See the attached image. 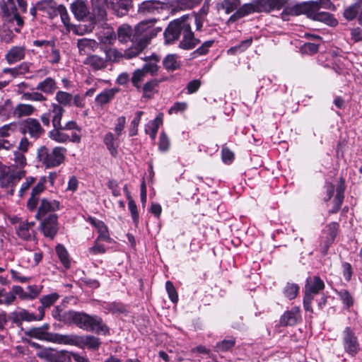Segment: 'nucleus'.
<instances>
[{"label":"nucleus","instance_id":"obj_35","mask_svg":"<svg viewBox=\"0 0 362 362\" xmlns=\"http://www.w3.org/2000/svg\"><path fill=\"white\" fill-rule=\"evenodd\" d=\"M71 10L77 19L82 20L89 13L86 4L83 1L77 0L71 4Z\"/></svg>","mask_w":362,"mask_h":362},{"label":"nucleus","instance_id":"obj_34","mask_svg":"<svg viewBox=\"0 0 362 362\" xmlns=\"http://www.w3.org/2000/svg\"><path fill=\"white\" fill-rule=\"evenodd\" d=\"M134 30L131 26L123 24L117 28V37L118 40L121 42H127L128 41H131L132 42V46H135L137 42H134L133 40L134 35Z\"/></svg>","mask_w":362,"mask_h":362},{"label":"nucleus","instance_id":"obj_33","mask_svg":"<svg viewBox=\"0 0 362 362\" xmlns=\"http://www.w3.org/2000/svg\"><path fill=\"white\" fill-rule=\"evenodd\" d=\"M77 47L81 55L88 54L98 47V43L95 40L81 38L78 40Z\"/></svg>","mask_w":362,"mask_h":362},{"label":"nucleus","instance_id":"obj_57","mask_svg":"<svg viewBox=\"0 0 362 362\" xmlns=\"http://www.w3.org/2000/svg\"><path fill=\"white\" fill-rule=\"evenodd\" d=\"M213 43V40L204 42L199 47H198L192 53V57L196 58L197 57L205 55L206 54H207L209 52V49L212 46Z\"/></svg>","mask_w":362,"mask_h":362},{"label":"nucleus","instance_id":"obj_36","mask_svg":"<svg viewBox=\"0 0 362 362\" xmlns=\"http://www.w3.org/2000/svg\"><path fill=\"white\" fill-rule=\"evenodd\" d=\"M50 112L52 114V125L54 128H62L61 124L63 113L65 112L64 109L57 103L51 104Z\"/></svg>","mask_w":362,"mask_h":362},{"label":"nucleus","instance_id":"obj_45","mask_svg":"<svg viewBox=\"0 0 362 362\" xmlns=\"http://www.w3.org/2000/svg\"><path fill=\"white\" fill-rule=\"evenodd\" d=\"M66 351H46L45 352V357L49 362H68L71 361L70 358H67Z\"/></svg>","mask_w":362,"mask_h":362},{"label":"nucleus","instance_id":"obj_27","mask_svg":"<svg viewBox=\"0 0 362 362\" xmlns=\"http://www.w3.org/2000/svg\"><path fill=\"white\" fill-rule=\"evenodd\" d=\"M37 8L49 15L51 18L57 16L59 5L54 0H41L37 2Z\"/></svg>","mask_w":362,"mask_h":362},{"label":"nucleus","instance_id":"obj_12","mask_svg":"<svg viewBox=\"0 0 362 362\" xmlns=\"http://www.w3.org/2000/svg\"><path fill=\"white\" fill-rule=\"evenodd\" d=\"M158 71V66L155 63H146L142 68L136 69L132 74L131 81L132 85L141 90V83L144 81L148 74L153 75Z\"/></svg>","mask_w":362,"mask_h":362},{"label":"nucleus","instance_id":"obj_46","mask_svg":"<svg viewBox=\"0 0 362 362\" xmlns=\"http://www.w3.org/2000/svg\"><path fill=\"white\" fill-rule=\"evenodd\" d=\"M94 225L98 229V232L99 233L98 237L96 240H103L107 243L111 242V238L110 237L107 227L103 222L98 221L97 223L94 222Z\"/></svg>","mask_w":362,"mask_h":362},{"label":"nucleus","instance_id":"obj_31","mask_svg":"<svg viewBox=\"0 0 362 362\" xmlns=\"http://www.w3.org/2000/svg\"><path fill=\"white\" fill-rule=\"evenodd\" d=\"M10 317L15 324H21L22 321L32 322L36 320V315L25 309L12 312Z\"/></svg>","mask_w":362,"mask_h":362},{"label":"nucleus","instance_id":"obj_44","mask_svg":"<svg viewBox=\"0 0 362 362\" xmlns=\"http://www.w3.org/2000/svg\"><path fill=\"white\" fill-rule=\"evenodd\" d=\"M35 110L33 105L30 104H18L13 110V115L17 117L31 115Z\"/></svg>","mask_w":362,"mask_h":362},{"label":"nucleus","instance_id":"obj_18","mask_svg":"<svg viewBox=\"0 0 362 362\" xmlns=\"http://www.w3.org/2000/svg\"><path fill=\"white\" fill-rule=\"evenodd\" d=\"M35 223L21 221L16 227V234L21 239L26 241L32 240L35 237Z\"/></svg>","mask_w":362,"mask_h":362},{"label":"nucleus","instance_id":"obj_56","mask_svg":"<svg viewBox=\"0 0 362 362\" xmlns=\"http://www.w3.org/2000/svg\"><path fill=\"white\" fill-rule=\"evenodd\" d=\"M76 313V311H74V310H69V311L62 310V312L60 315V317H59V319L57 320L62 322L64 324H67V325L74 324Z\"/></svg>","mask_w":362,"mask_h":362},{"label":"nucleus","instance_id":"obj_15","mask_svg":"<svg viewBox=\"0 0 362 362\" xmlns=\"http://www.w3.org/2000/svg\"><path fill=\"white\" fill-rule=\"evenodd\" d=\"M58 216L55 214H49L40 223V230L45 237L53 239L58 231Z\"/></svg>","mask_w":362,"mask_h":362},{"label":"nucleus","instance_id":"obj_55","mask_svg":"<svg viewBox=\"0 0 362 362\" xmlns=\"http://www.w3.org/2000/svg\"><path fill=\"white\" fill-rule=\"evenodd\" d=\"M59 295L57 293H52L40 298V303L45 307L49 308L57 301Z\"/></svg>","mask_w":362,"mask_h":362},{"label":"nucleus","instance_id":"obj_53","mask_svg":"<svg viewBox=\"0 0 362 362\" xmlns=\"http://www.w3.org/2000/svg\"><path fill=\"white\" fill-rule=\"evenodd\" d=\"M299 291V287L296 284L287 283L284 288V294L289 300L294 299Z\"/></svg>","mask_w":362,"mask_h":362},{"label":"nucleus","instance_id":"obj_61","mask_svg":"<svg viewBox=\"0 0 362 362\" xmlns=\"http://www.w3.org/2000/svg\"><path fill=\"white\" fill-rule=\"evenodd\" d=\"M165 289L168 293L170 300L173 303H176L178 300L177 292L170 281H167L165 283Z\"/></svg>","mask_w":362,"mask_h":362},{"label":"nucleus","instance_id":"obj_48","mask_svg":"<svg viewBox=\"0 0 362 362\" xmlns=\"http://www.w3.org/2000/svg\"><path fill=\"white\" fill-rule=\"evenodd\" d=\"M116 34L112 27L103 30L100 35V40L103 44H112L116 40Z\"/></svg>","mask_w":362,"mask_h":362},{"label":"nucleus","instance_id":"obj_11","mask_svg":"<svg viewBox=\"0 0 362 362\" xmlns=\"http://www.w3.org/2000/svg\"><path fill=\"white\" fill-rule=\"evenodd\" d=\"M25 175L23 170H13L8 169L0 174V184L1 187L8 189V192L13 194L14 187L18 182Z\"/></svg>","mask_w":362,"mask_h":362},{"label":"nucleus","instance_id":"obj_64","mask_svg":"<svg viewBox=\"0 0 362 362\" xmlns=\"http://www.w3.org/2000/svg\"><path fill=\"white\" fill-rule=\"evenodd\" d=\"M105 55L106 57L105 59H106L107 61H117L122 57L127 59L124 56V52L122 54L116 49H108L105 52Z\"/></svg>","mask_w":362,"mask_h":362},{"label":"nucleus","instance_id":"obj_5","mask_svg":"<svg viewBox=\"0 0 362 362\" xmlns=\"http://www.w3.org/2000/svg\"><path fill=\"white\" fill-rule=\"evenodd\" d=\"M75 315L74 325L78 328L104 336L110 334L108 326L100 316L97 315H90L84 312L77 311Z\"/></svg>","mask_w":362,"mask_h":362},{"label":"nucleus","instance_id":"obj_24","mask_svg":"<svg viewBox=\"0 0 362 362\" xmlns=\"http://www.w3.org/2000/svg\"><path fill=\"white\" fill-rule=\"evenodd\" d=\"M83 64L93 71H96L104 69L107 66V59L96 54H89Z\"/></svg>","mask_w":362,"mask_h":362},{"label":"nucleus","instance_id":"obj_52","mask_svg":"<svg viewBox=\"0 0 362 362\" xmlns=\"http://www.w3.org/2000/svg\"><path fill=\"white\" fill-rule=\"evenodd\" d=\"M144 115L143 111H137L135 113V116L132 121L131 122L129 129V136H136L138 133V127L141 121V116Z\"/></svg>","mask_w":362,"mask_h":362},{"label":"nucleus","instance_id":"obj_51","mask_svg":"<svg viewBox=\"0 0 362 362\" xmlns=\"http://www.w3.org/2000/svg\"><path fill=\"white\" fill-rule=\"evenodd\" d=\"M21 98L25 100L35 102H45L47 100V97L38 90L35 92L23 93Z\"/></svg>","mask_w":362,"mask_h":362},{"label":"nucleus","instance_id":"obj_1","mask_svg":"<svg viewBox=\"0 0 362 362\" xmlns=\"http://www.w3.org/2000/svg\"><path fill=\"white\" fill-rule=\"evenodd\" d=\"M333 9L334 8L330 0H318L308 1L303 4H296L286 7L281 13V18L284 21H289L290 16H296L307 12L308 16L314 20L322 21L330 26L337 25V20L328 12L320 11V8Z\"/></svg>","mask_w":362,"mask_h":362},{"label":"nucleus","instance_id":"obj_42","mask_svg":"<svg viewBox=\"0 0 362 362\" xmlns=\"http://www.w3.org/2000/svg\"><path fill=\"white\" fill-rule=\"evenodd\" d=\"M54 99L57 102V104L64 107H70L72 105L73 95L67 92L59 90L56 93Z\"/></svg>","mask_w":362,"mask_h":362},{"label":"nucleus","instance_id":"obj_4","mask_svg":"<svg viewBox=\"0 0 362 362\" xmlns=\"http://www.w3.org/2000/svg\"><path fill=\"white\" fill-rule=\"evenodd\" d=\"M156 21L155 18H151L143 21L135 26L132 39L134 42L137 43L135 46H132L124 50V56L127 59L138 56L146 47L149 42H146V37H148V34H151V28Z\"/></svg>","mask_w":362,"mask_h":362},{"label":"nucleus","instance_id":"obj_25","mask_svg":"<svg viewBox=\"0 0 362 362\" xmlns=\"http://www.w3.org/2000/svg\"><path fill=\"white\" fill-rule=\"evenodd\" d=\"M25 48L23 46H13L6 53L5 58L9 64H15L25 58Z\"/></svg>","mask_w":362,"mask_h":362},{"label":"nucleus","instance_id":"obj_58","mask_svg":"<svg viewBox=\"0 0 362 362\" xmlns=\"http://www.w3.org/2000/svg\"><path fill=\"white\" fill-rule=\"evenodd\" d=\"M240 4V0H223L222 8L227 14H229L236 10Z\"/></svg>","mask_w":362,"mask_h":362},{"label":"nucleus","instance_id":"obj_37","mask_svg":"<svg viewBox=\"0 0 362 362\" xmlns=\"http://www.w3.org/2000/svg\"><path fill=\"white\" fill-rule=\"evenodd\" d=\"M160 81L156 78H151L141 86V90L143 92V97L150 98L157 91Z\"/></svg>","mask_w":362,"mask_h":362},{"label":"nucleus","instance_id":"obj_54","mask_svg":"<svg viewBox=\"0 0 362 362\" xmlns=\"http://www.w3.org/2000/svg\"><path fill=\"white\" fill-rule=\"evenodd\" d=\"M170 147V141L165 132H162L158 141V150L161 153H166Z\"/></svg>","mask_w":362,"mask_h":362},{"label":"nucleus","instance_id":"obj_63","mask_svg":"<svg viewBox=\"0 0 362 362\" xmlns=\"http://www.w3.org/2000/svg\"><path fill=\"white\" fill-rule=\"evenodd\" d=\"M50 54L48 56V62L51 64H57L61 60V54L59 49L56 47V44L49 48Z\"/></svg>","mask_w":362,"mask_h":362},{"label":"nucleus","instance_id":"obj_50","mask_svg":"<svg viewBox=\"0 0 362 362\" xmlns=\"http://www.w3.org/2000/svg\"><path fill=\"white\" fill-rule=\"evenodd\" d=\"M252 37H250L246 40L241 41L239 44L230 47L228 52V53H230L233 54L243 52L249 47H250V45H252Z\"/></svg>","mask_w":362,"mask_h":362},{"label":"nucleus","instance_id":"obj_62","mask_svg":"<svg viewBox=\"0 0 362 362\" xmlns=\"http://www.w3.org/2000/svg\"><path fill=\"white\" fill-rule=\"evenodd\" d=\"M341 300L344 305L345 308L348 310H349L350 308L352 307L354 303L353 296L347 290L341 291Z\"/></svg>","mask_w":362,"mask_h":362},{"label":"nucleus","instance_id":"obj_26","mask_svg":"<svg viewBox=\"0 0 362 362\" xmlns=\"http://www.w3.org/2000/svg\"><path fill=\"white\" fill-rule=\"evenodd\" d=\"M118 88H112L105 89L100 93L96 95L95 102L97 105L104 106L110 103L115 98V95L119 92Z\"/></svg>","mask_w":362,"mask_h":362},{"label":"nucleus","instance_id":"obj_59","mask_svg":"<svg viewBox=\"0 0 362 362\" xmlns=\"http://www.w3.org/2000/svg\"><path fill=\"white\" fill-rule=\"evenodd\" d=\"M128 207L131 214V216L135 226H137L139 221V215L137 210V206L133 199L128 200Z\"/></svg>","mask_w":362,"mask_h":362},{"label":"nucleus","instance_id":"obj_60","mask_svg":"<svg viewBox=\"0 0 362 362\" xmlns=\"http://www.w3.org/2000/svg\"><path fill=\"white\" fill-rule=\"evenodd\" d=\"M15 35L11 29L5 25L0 30V39L2 42L9 43L13 41Z\"/></svg>","mask_w":362,"mask_h":362},{"label":"nucleus","instance_id":"obj_29","mask_svg":"<svg viewBox=\"0 0 362 362\" xmlns=\"http://www.w3.org/2000/svg\"><path fill=\"white\" fill-rule=\"evenodd\" d=\"M259 12H270L280 10L284 4V0H257Z\"/></svg>","mask_w":362,"mask_h":362},{"label":"nucleus","instance_id":"obj_14","mask_svg":"<svg viewBox=\"0 0 362 362\" xmlns=\"http://www.w3.org/2000/svg\"><path fill=\"white\" fill-rule=\"evenodd\" d=\"M20 132L23 135L28 134L31 138L37 139L44 133V129L37 119L28 118L21 123Z\"/></svg>","mask_w":362,"mask_h":362},{"label":"nucleus","instance_id":"obj_41","mask_svg":"<svg viewBox=\"0 0 362 362\" xmlns=\"http://www.w3.org/2000/svg\"><path fill=\"white\" fill-rule=\"evenodd\" d=\"M339 57L338 54V50H332L327 53L326 57V62L324 64L325 67H331L332 69L338 74L339 70Z\"/></svg>","mask_w":362,"mask_h":362},{"label":"nucleus","instance_id":"obj_21","mask_svg":"<svg viewBox=\"0 0 362 362\" xmlns=\"http://www.w3.org/2000/svg\"><path fill=\"white\" fill-rule=\"evenodd\" d=\"M339 225L337 222H332L327 225L325 228L322 230L321 239L324 243V249L327 250L329 245H331L334 238H336Z\"/></svg>","mask_w":362,"mask_h":362},{"label":"nucleus","instance_id":"obj_30","mask_svg":"<svg viewBox=\"0 0 362 362\" xmlns=\"http://www.w3.org/2000/svg\"><path fill=\"white\" fill-rule=\"evenodd\" d=\"M160 8V3L158 1H144L139 5L138 12L142 15H148L158 13Z\"/></svg>","mask_w":362,"mask_h":362},{"label":"nucleus","instance_id":"obj_49","mask_svg":"<svg viewBox=\"0 0 362 362\" xmlns=\"http://www.w3.org/2000/svg\"><path fill=\"white\" fill-rule=\"evenodd\" d=\"M163 64L164 67L168 71H174L180 66V62L177 61V57L176 54L167 55L164 58Z\"/></svg>","mask_w":362,"mask_h":362},{"label":"nucleus","instance_id":"obj_47","mask_svg":"<svg viewBox=\"0 0 362 362\" xmlns=\"http://www.w3.org/2000/svg\"><path fill=\"white\" fill-rule=\"evenodd\" d=\"M235 339L233 337H228L216 345L217 351L225 352L231 349L235 345Z\"/></svg>","mask_w":362,"mask_h":362},{"label":"nucleus","instance_id":"obj_6","mask_svg":"<svg viewBox=\"0 0 362 362\" xmlns=\"http://www.w3.org/2000/svg\"><path fill=\"white\" fill-rule=\"evenodd\" d=\"M27 2L25 0H7L6 3L1 5V10L5 20L18 25L14 30L19 33L21 28L24 24L23 18L21 16V13L27 12Z\"/></svg>","mask_w":362,"mask_h":362},{"label":"nucleus","instance_id":"obj_22","mask_svg":"<svg viewBox=\"0 0 362 362\" xmlns=\"http://www.w3.org/2000/svg\"><path fill=\"white\" fill-rule=\"evenodd\" d=\"M58 88L57 82L54 78L52 77H47L42 81H40L35 89L42 94L51 95H53Z\"/></svg>","mask_w":362,"mask_h":362},{"label":"nucleus","instance_id":"obj_7","mask_svg":"<svg viewBox=\"0 0 362 362\" xmlns=\"http://www.w3.org/2000/svg\"><path fill=\"white\" fill-rule=\"evenodd\" d=\"M66 153V149L64 147L49 148L44 146L37 150V158L45 168H53L64 162Z\"/></svg>","mask_w":362,"mask_h":362},{"label":"nucleus","instance_id":"obj_19","mask_svg":"<svg viewBox=\"0 0 362 362\" xmlns=\"http://www.w3.org/2000/svg\"><path fill=\"white\" fill-rule=\"evenodd\" d=\"M92 13L95 21H104L107 16V8L110 6L107 0H91Z\"/></svg>","mask_w":362,"mask_h":362},{"label":"nucleus","instance_id":"obj_32","mask_svg":"<svg viewBox=\"0 0 362 362\" xmlns=\"http://www.w3.org/2000/svg\"><path fill=\"white\" fill-rule=\"evenodd\" d=\"M59 14L61 17L62 22L64 25L66 27L67 32L72 31L76 35H81V33L78 31V28L76 25L70 23L69 16L67 12L66 7L62 4L59 5V8L57 9V15Z\"/></svg>","mask_w":362,"mask_h":362},{"label":"nucleus","instance_id":"obj_16","mask_svg":"<svg viewBox=\"0 0 362 362\" xmlns=\"http://www.w3.org/2000/svg\"><path fill=\"white\" fill-rule=\"evenodd\" d=\"M59 202L54 199H42L37 209L35 214V218L37 220H41L48 213L54 214V211L59 209Z\"/></svg>","mask_w":362,"mask_h":362},{"label":"nucleus","instance_id":"obj_38","mask_svg":"<svg viewBox=\"0 0 362 362\" xmlns=\"http://www.w3.org/2000/svg\"><path fill=\"white\" fill-rule=\"evenodd\" d=\"M162 124V117L157 116L154 119L151 120L145 127V132L148 134L151 140H155L160 125Z\"/></svg>","mask_w":362,"mask_h":362},{"label":"nucleus","instance_id":"obj_23","mask_svg":"<svg viewBox=\"0 0 362 362\" xmlns=\"http://www.w3.org/2000/svg\"><path fill=\"white\" fill-rule=\"evenodd\" d=\"M107 2L117 16L126 15L132 6V0H107Z\"/></svg>","mask_w":362,"mask_h":362},{"label":"nucleus","instance_id":"obj_40","mask_svg":"<svg viewBox=\"0 0 362 362\" xmlns=\"http://www.w3.org/2000/svg\"><path fill=\"white\" fill-rule=\"evenodd\" d=\"M56 252L59 259L61 263L66 269H68L71 267V259L69 257V252L65 247L62 244H58L56 246Z\"/></svg>","mask_w":362,"mask_h":362},{"label":"nucleus","instance_id":"obj_8","mask_svg":"<svg viewBox=\"0 0 362 362\" xmlns=\"http://www.w3.org/2000/svg\"><path fill=\"white\" fill-rule=\"evenodd\" d=\"M325 288L324 281L317 276L306 279L304 288L303 308L306 311L312 312V301Z\"/></svg>","mask_w":362,"mask_h":362},{"label":"nucleus","instance_id":"obj_13","mask_svg":"<svg viewBox=\"0 0 362 362\" xmlns=\"http://www.w3.org/2000/svg\"><path fill=\"white\" fill-rule=\"evenodd\" d=\"M29 332L30 337L33 338L59 344H65L66 334L45 332L43 328H40V327L30 329Z\"/></svg>","mask_w":362,"mask_h":362},{"label":"nucleus","instance_id":"obj_10","mask_svg":"<svg viewBox=\"0 0 362 362\" xmlns=\"http://www.w3.org/2000/svg\"><path fill=\"white\" fill-rule=\"evenodd\" d=\"M342 343L344 351L351 357L356 356L361 349L356 329L351 327H346L344 329Z\"/></svg>","mask_w":362,"mask_h":362},{"label":"nucleus","instance_id":"obj_9","mask_svg":"<svg viewBox=\"0 0 362 362\" xmlns=\"http://www.w3.org/2000/svg\"><path fill=\"white\" fill-rule=\"evenodd\" d=\"M100 339L93 335L79 336L77 334H66L65 345L78 347H86L90 350H98L101 345Z\"/></svg>","mask_w":362,"mask_h":362},{"label":"nucleus","instance_id":"obj_17","mask_svg":"<svg viewBox=\"0 0 362 362\" xmlns=\"http://www.w3.org/2000/svg\"><path fill=\"white\" fill-rule=\"evenodd\" d=\"M259 7L257 6V1L254 0L252 3L245 4L241 6L229 18L230 22H235L245 16H247L253 13H259Z\"/></svg>","mask_w":362,"mask_h":362},{"label":"nucleus","instance_id":"obj_2","mask_svg":"<svg viewBox=\"0 0 362 362\" xmlns=\"http://www.w3.org/2000/svg\"><path fill=\"white\" fill-rule=\"evenodd\" d=\"M187 16H182L170 22L163 33L166 44H171L177 40L181 35L182 40L180 47L185 49H193L199 42L191 30V23Z\"/></svg>","mask_w":362,"mask_h":362},{"label":"nucleus","instance_id":"obj_28","mask_svg":"<svg viewBox=\"0 0 362 362\" xmlns=\"http://www.w3.org/2000/svg\"><path fill=\"white\" fill-rule=\"evenodd\" d=\"M118 137L115 136L112 132L106 133L103 138V143L105 144L110 154L116 158L118 155L119 142L117 141Z\"/></svg>","mask_w":362,"mask_h":362},{"label":"nucleus","instance_id":"obj_20","mask_svg":"<svg viewBox=\"0 0 362 362\" xmlns=\"http://www.w3.org/2000/svg\"><path fill=\"white\" fill-rule=\"evenodd\" d=\"M300 319V310L299 307L295 306L283 314L280 318V324L282 326H293L297 324Z\"/></svg>","mask_w":362,"mask_h":362},{"label":"nucleus","instance_id":"obj_43","mask_svg":"<svg viewBox=\"0 0 362 362\" xmlns=\"http://www.w3.org/2000/svg\"><path fill=\"white\" fill-rule=\"evenodd\" d=\"M103 308L112 314H121L127 311L125 305L121 302H104Z\"/></svg>","mask_w":362,"mask_h":362},{"label":"nucleus","instance_id":"obj_39","mask_svg":"<svg viewBox=\"0 0 362 362\" xmlns=\"http://www.w3.org/2000/svg\"><path fill=\"white\" fill-rule=\"evenodd\" d=\"M62 128H54L49 132V137L57 143L66 144L70 141V136L62 132Z\"/></svg>","mask_w":362,"mask_h":362},{"label":"nucleus","instance_id":"obj_3","mask_svg":"<svg viewBox=\"0 0 362 362\" xmlns=\"http://www.w3.org/2000/svg\"><path fill=\"white\" fill-rule=\"evenodd\" d=\"M47 178L45 176L41 177L37 182L33 177H27L21 184L18 196L23 197L28 194L30 190V196L27 201L26 207L30 211H35L39 204L40 195L45 189Z\"/></svg>","mask_w":362,"mask_h":362}]
</instances>
